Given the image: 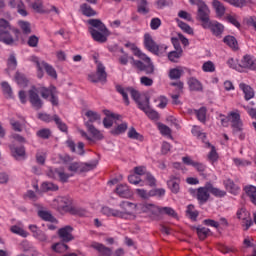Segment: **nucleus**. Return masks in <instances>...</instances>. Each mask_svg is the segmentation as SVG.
I'll return each mask as SVG.
<instances>
[{"instance_id":"nucleus-20","label":"nucleus","mask_w":256,"mask_h":256,"mask_svg":"<svg viewBox=\"0 0 256 256\" xmlns=\"http://www.w3.org/2000/svg\"><path fill=\"white\" fill-rule=\"evenodd\" d=\"M240 64L242 67V72L245 71V69H250L251 71L256 70V59L253 56H244Z\"/></svg>"},{"instance_id":"nucleus-12","label":"nucleus","mask_w":256,"mask_h":256,"mask_svg":"<svg viewBox=\"0 0 256 256\" xmlns=\"http://www.w3.org/2000/svg\"><path fill=\"white\" fill-rule=\"evenodd\" d=\"M131 211H141L142 213H147V215H159V206L154 204L144 203V204H135V208H132Z\"/></svg>"},{"instance_id":"nucleus-34","label":"nucleus","mask_w":256,"mask_h":256,"mask_svg":"<svg viewBox=\"0 0 256 256\" xmlns=\"http://www.w3.org/2000/svg\"><path fill=\"white\" fill-rule=\"evenodd\" d=\"M244 191L249 197L251 203H253V205H256V187L253 185H249L244 188Z\"/></svg>"},{"instance_id":"nucleus-1","label":"nucleus","mask_w":256,"mask_h":256,"mask_svg":"<svg viewBox=\"0 0 256 256\" xmlns=\"http://www.w3.org/2000/svg\"><path fill=\"white\" fill-rule=\"evenodd\" d=\"M95 167H97L96 160L89 163L74 162L71 163L68 167V171H70L69 174L65 173L61 169L50 168L47 172V175L48 177H50V179H60L62 183H67L69 177H73L75 173H85L87 171H93Z\"/></svg>"},{"instance_id":"nucleus-13","label":"nucleus","mask_w":256,"mask_h":256,"mask_svg":"<svg viewBox=\"0 0 256 256\" xmlns=\"http://www.w3.org/2000/svg\"><path fill=\"white\" fill-rule=\"evenodd\" d=\"M228 117L232 123V129L235 133L243 131V122L241 121V115L238 111L230 112Z\"/></svg>"},{"instance_id":"nucleus-22","label":"nucleus","mask_w":256,"mask_h":256,"mask_svg":"<svg viewBox=\"0 0 256 256\" xmlns=\"http://www.w3.org/2000/svg\"><path fill=\"white\" fill-rule=\"evenodd\" d=\"M104 115H106V117L103 120V125L106 129L113 127V119H117L118 121L121 119V115L115 114L110 110H104Z\"/></svg>"},{"instance_id":"nucleus-48","label":"nucleus","mask_w":256,"mask_h":256,"mask_svg":"<svg viewBox=\"0 0 256 256\" xmlns=\"http://www.w3.org/2000/svg\"><path fill=\"white\" fill-rule=\"evenodd\" d=\"M192 135L194 137H197V139H200L201 141H205L207 135L201 130V127L199 126H193L192 128Z\"/></svg>"},{"instance_id":"nucleus-31","label":"nucleus","mask_w":256,"mask_h":256,"mask_svg":"<svg viewBox=\"0 0 256 256\" xmlns=\"http://www.w3.org/2000/svg\"><path fill=\"white\" fill-rule=\"evenodd\" d=\"M10 7L12 8H18V13L22 15V17H27V11L24 8L23 1L21 0H12L10 1Z\"/></svg>"},{"instance_id":"nucleus-56","label":"nucleus","mask_w":256,"mask_h":256,"mask_svg":"<svg viewBox=\"0 0 256 256\" xmlns=\"http://www.w3.org/2000/svg\"><path fill=\"white\" fill-rule=\"evenodd\" d=\"M224 43L228 45V47H231V49H237V39L233 36H226L224 38Z\"/></svg>"},{"instance_id":"nucleus-40","label":"nucleus","mask_w":256,"mask_h":256,"mask_svg":"<svg viewBox=\"0 0 256 256\" xmlns=\"http://www.w3.org/2000/svg\"><path fill=\"white\" fill-rule=\"evenodd\" d=\"M212 5L216 11L218 17H223L225 15V6L219 0H213Z\"/></svg>"},{"instance_id":"nucleus-5","label":"nucleus","mask_w":256,"mask_h":256,"mask_svg":"<svg viewBox=\"0 0 256 256\" xmlns=\"http://www.w3.org/2000/svg\"><path fill=\"white\" fill-rule=\"evenodd\" d=\"M191 5H197L198 11H197V20L202 23L203 28L209 27V24L211 22L210 15L211 10H209V7L203 0H190Z\"/></svg>"},{"instance_id":"nucleus-28","label":"nucleus","mask_w":256,"mask_h":256,"mask_svg":"<svg viewBox=\"0 0 256 256\" xmlns=\"http://www.w3.org/2000/svg\"><path fill=\"white\" fill-rule=\"evenodd\" d=\"M10 150H11L13 157H15V159H17V160L27 158V153L25 152V147H23V146L17 147V146L11 145Z\"/></svg>"},{"instance_id":"nucleus-41","label":"nucleus","mask_w":256,"mask_h":256,"mask_svg":"<svg viewBox=\"0 0 256 256\" xmlns=\"http://www.w3.org/2000/svg\"><path fill=\"white\" fill-rule=\"evenodd\" d=\"M181 75H183V68L181 67L172 68L169 71V77L172 80L181 79Z\"/></svg>"},{"instance_id":"nucleus-61","label":"nucleus","mask_w":256,"mask_h":256,"mask_svg":"<svg viewBox=\"0 0 256 256\" xmlns=\"http://www.w3.org/2000/svg\"><path fill=\"white\" fill-rule=\"evenodd\" d=\"M43 191H57L59 189L58 185H55L53 182H44L42 183Z\"/></svg>"},{"instance_id":"nucleus-26","label":"nucleus","mask_w":256,"mask_h":256,"mask_svg":"<svg viewBox=\"0 0 256 256\" xmlns=\"http://www.w3.org/2000/svg\"><path fill=\"white\" fill-rule=\"evenodd\" d=\"M116 193L119 195V197H122L124 199H129L130 197H133V193L131 192V189L127 184H119L116 187Z\"/></svg>"},{"instance_id":"nucleus-39","label":"nucleus","mask_w":256,"mask_h":256,"mask_svg":"<svg viewBox=\"0 0 256 256\" xmlns=\"http://www.w3.org/2000/svg\"><path fill=\"white\" fill-rule=\"evenodd\" d=\"M38 215L43 221H49V223H57V219L51 215L48 211L40 210L38 211Z\"/></svg>"},{"instance_id":"nucleus-63","label":"nucleus","mask_w":256,"mask_h":256,"mask_svg":"<svg viewBox=\"0 0 256 256\" xmlns=\"http://www.w3.org/2000/svg\"><path fill=\"white\" fill-rule=\"evenodd\" d=\"M155 103L159 109H165L168 103L167 97L160 96L155 100Z\"/></svg>"},{"instance_id":"nucleus-49","label":"nucleus","mask_w":256,"mask_h":256,"mask_svg":"<svg viewBox=\"0 0 256 256\" xmlns=\"http://www.w3.org/2000/svg\"><path fill=\"white\" fill-rule=\"evenodd\" d=\"M176 23H178V27H180L184 33H187V35H193V28H191L187 23L179 20L178 18L176 19Z\"/></svg>"},{"instance_id":"nucleus-33","label":"nucleus","mask_w":256,"mask_h":256,"mask_svg":"<svg viewBox=\"0 0 256 256\" xmlns=\"http://www.w3.org/2000/svg\"><path fill=\"white\" fill-rule=\"evenodd\" d=\"M179 183H181V180L177 177H171L168 181V187L171 190L172 193H179Z\"/></svg>"},{"instance_id":"nucleus-25","label":"nucleus","mask_w":256,"mask_h":256,"mask_svg":"<svg viewBox=\"0 0 256 256\" xmlns=\"http://www.w3.org/2000/svg\"><path fill=\"white\" fill-rule=\"evenodd\" d=\"M209 26L204 29H210V31L215 35L216 37H219V35L223 34V31H225V26L223 24L217 22V21H210Z\"/></svg>"},{"instance_id":"nucleus-59","label":"nucleus","mask_w":256,"mask_h":256,"mask_svg":"<svg viewBox=\"0 0 256 256\" xmlns=\"http://www.w3.org/2000/svg\"><path fill=\"white\" fill-rule=\"evenodd\" d=\"M8 71H13L15 69H17V58H15V55H10V57L8 58Z\"/></svg>"},{"instance_id":"nucleus-3","label":"nucleus","mask_w":256,"mask_h":256,"mask_svg":"<svg viewBox=\"0 0 256 256\" xmlns=\"http://www.w3.org/2000/svg\"><path fill=\"white\" fill-rule=\"evenodd\" d=\"M91 27L89 28V33L91 34L92 39L97 41V43H106L107 37L111 35V32L101 20L90 19L88 21Z\"/></svg>"},{"instance_id":"nucleus-30","label":"nucleus","mask_w":256,"mask_h":256,"mask_svg":"<svg viewBox=\"0 0 256 256\" xmlns=\"http://www.w3.org/2000/svg\"><path fill=\"white\" fill-rule=\"evenodd\" d=\"M187 83L190 91H203V84L197 78L191 77Z\"/></svg>"},{"instance_id":"nucleus-50","label":"nucleus","mask_w":256,"mask_h":256,"mask_svg":"<svg viewBox=\"0 0 256 256\" xmlns=\"http://www.w3.org/2000/svg\"><path fill=\"white\" fill-rule=\"evenodd\" d=\"M139 109H141V111H143L144 113L148 110L151 109V106H149V98L148 97H144L141 98L138 102H136Z\"/></svg>"},{"instance_id":"nucleus-21","label":"nucleus","mask_w":256,"mask_h":256,"mask_svg":"<svg viewBox=\"0 0 256 256\" xmlns=\"http://www.w3.org/2000/svg\"><path fill=\"white\" fill-rule=\"evenodd\" d=\"M90 247L97 251L100 256H112L113 250L111 248L106 247L105 245L98 243V242H92Z\"/></svg>"},{"instance_id":"nucleus-8","label":"nucleus","mask_w":256,"mask_h":256,"mask_svg":"<svg viewBox=\"0 0 256 256\" xmlns=\"http://www.w3.org/2000/svg\"><path fill=\"white\" fill-rule=\"evenodd\" d=\"M30 61L35 63L38 70V77L41 79L43 77V69H45L46 73L52 77L53 79H57V71L53 66L49 65L47 62L43 60H39L36 56H31Z\"/></svg>"},{"instance_id":"nucleus-51","label":"nucleus","mask_w":256,"mask_h":256,"mask_svg":"<svg viewBox=\"0 0 256 256\" xmlns=\"http://www.w3.org/2000/svg\"><path fill=\"white\" fill-rule=\"evenodd\" d=\"M182 53H183V50H181V48L177 49V51H172L168 53L169 61H172V63H177Z\"/></svg>"},{"instance_id":"nucleus-14","label":"nucleus","mask_w":256,"mask_h":256,"mask_svg":"<svg viewBox=\"0 0 256 256\" xmlns=\"http://www.w3.org/2000/svg\"><path fill=\"white\" fill-rule=\"evenodd\" d=\"M142 61H144L146 64H144L141 61L133 60V63L135 65V67H137V69H139L140 71H145V73H147L148 75L155 71L153 62H151V58L148 57V60L142 59Z\"/></svg>"},{"instance_id":"nucleus-64","label":"nucleus","mask_w":256,"mask_h":256,"mask_svg":"<svg viewBox=\"0 0 256 256\" xmlns=\"http://www.w3.org/2000/svg\"><path fill=\"white\" fill-rule=\"evenodd\" d=\"M157 128L159 129L161 135H171V128L163 123H158Z\"/></svg>"},{"instance_id":"nucleus-37","label":"nucleus","mask_w":256,"mask_h":256,"mask_svg":"<svg viewBox=\"0 0 256 256\" xmlns=\"http://www.w3.org/2000/svg\"><path fill=\"white\" fill-rule=\"evenodd\" d=\"M186 215L192 221H197V217H199V211H197V209H195V206L190 204L187 206Z\"/></svg>"},{"instance_id":"nucleus-42","label":"nucleus","mask_w":256,"mask_h":256,"mask_svg":"<svg viewBox=\"0 0 256 256\" xmlns=\"http://www.w3.org/2000/svg\"><path fill=\"white\" fill-rule=\"evenodd\" d=\"M80 10L86 17H93L97 15V12H95V10H93V8H91L88 4H82L80 6Z\"/></svg>"},{"instance_id":"nucleus-16","label":"nucleus","mask_w":256,"mask_h":256,"mask_svg":"<svg viewBox=\"0 0 256 256\" xmlns=\"http://www.w3.org/2000/svg\"><path fill=\"white\" fill-rule=\"evenodd\" d=\"M32 8L37 13H55L56 15L59 14V10L55 6H50L49 8L43 9V0H35L32 4Z\"/></svg>"},{"instance_id":"nucleus-47","label":"nucleus","mask_w":256,"mask_h":256,"mask_svg":"<svg viewBox=\"0 0 256 256\" xmlns=\"http://www.w3.org/2000/svg\"><path fill=\"white\" fill-rule=\"evenodd\" d=\"M15 81L19 85V87H27V84L29 83V80H27L25 75L19 72H17L15 75Z\"/></svg>"},{"instance_id":"nucleus-60","label":"nucleus","mask_w":256,"mask_h":256,"mask_svg":"<svg viewBox=\"0 0 256 256\" xmlns=\"http://www.w3.org/2000/svg\"><path fill=\"white\" fill-rule=\"evenodd\" d=\"M1 87H2L3 93H4V95H6V97H13V90L11 89V86L9 85V83L2 82Z\"/></svg>"},{"instance_id":"nucleus-38","label":"nucleus","mask_w":256,"mask_h":256,"mask_svg":"<svg viewBox=\"0 0 256 256\" xmlns=\"http://www.w3.org/2000/svg\"><path fill=\"white\" fill-rule=\"evenodd\" d=\"M128 181L132 185H139L140 187L145 186V180L141 179V177L137 174H131L130 176H128Z\"/></svg>"},{"instance_id":"nucleus-9","label":"nucleus","mask_w":256,"mask_h":256,"mask_svg":"<svg viewBox=\"0 0 256 256\" xmlns=\"http://www.w3.org/2000/svg\"><path fill=\"white\" fill-rule=\"evenodd\" d=\"M88 80L91 83H105L107 81V71L105 70V65L100 61H96V73L91 72L88 74Z\"/></svg>"},{"instance_id":"nucleus-54","label":"nucleus","mask_w":256,"mask_h":256,"mask_svg":"<svg viewBox=\"0 0 256 256\" xmlns=\"http://www.w3.org/2000/svg\"><path fill=\"white\" fill-rule=\"evenodd\" d=\"M204 73H215V64L212 61H206L202 65Z\"/></svg>"},{"instance_id":"nucleus-10","label":"nucleus","mask_w":256,"mask_h":256,"mask_svg":"<svg viewBox=\"0 0 256 256\" xmlns=\"http://www.w3.org/2000/svg\"><path fill=\"white\" fill-rule=\"evenodd\" d=\"M118 93L122 95L124 102L126 105H129V95H131L132 99L135 100L136 103H139L141 96L139 92L131 87H123V86H117L116 87Z\"/></svg>"},{"instance_id":"nucleus-19","label":"nucleus","mask_w":256,"mask_h":256,"mask_svg":"<svg viewBox=\"0 0 256 256\" xmlns=\"http://www.w3.org/2000/svg\"><path fill=\"white\" fill-rule=\"evenodd\" d=\"M73 227L65 226L58 230V235L64 243H69V241H73Z\"/></svg>"},{"instance_id":"nucleus-24","label":"nucleus","mask_w":256,"mask_h":256,"mask_svg":"<svg viewBox=\"0 0 256 256\" xmlns=\"http://www.w3.org/2000/svg\"><path fill=\"white\" fill-rule=\"evenodd\" d=\"M67 147L72 151V153H77V155H84L85 153V144L83 142H79L77 147H75V142L73 140L68 139L66 141Z\"/></svg>"},{"instance_id":"nucleus-4","label":"nucleus","mask_w":256,"mask_h":256,"mask_svg":"<svg viewBox=\"0 0 256 256\" xmlns=\"http://www.w3.org/2000/svg\"><path fill=\"white\" fill-rule=\"evenodd\" d=\"M121 209L123 211L111 209L107 206L102 208L103 215H106L107 217H120L121 219H127L128 215H131V210L135 209V204L131 203L129 201H123L120 204Z\"/></svg>"},{"instance_id":"nucleus-46","label":"nucleus","mask_w":256,"mask_h":256,"mask_svg":"<svg viewBox=\"0 0 256 256\" xmlns=\"http://www.w3.org/2000/svg\"><path fill=\"white\" fill-rule=\"evenodd\" d=\"M138 13H141L142 15H147V13H149L147 0H138Z\"/></svg>"},{"instance_id":"nucleus-15","label":"nucleus","mask_w":256,"mask_h":256,"mask_svg":"<svg viewBox=\"0 0 256 256\" xmlns=\"http://www.w3.org/2000/svg\"><path fill=\"white\" fill-rule=\"evenodd\" d=\"M144 47L150 53H159V45H157V42H155L153 36L149 33L144 34Z\"/></svg>"},{"instance_id":"nucleus-11","label":"nucleus","mask_w":256,"mask_h":256,"mask_svg":"<svg viewBox=\"0 0 256 256\" xmlns=\"http://www.w3.org/2000/svg\"><path fill=\"white\" fill-rule=\"evenodd\" d=\"M236 217L241 221L244 231H249V228L253 225V219H251V213L245 208H239L236 212Z\"/></svg>"},{"instance_id":"nucleus-58","label":"nucleus","mask_w":256,"mask_h":256,"mask_svg":"<svg viewBox=\"0 0 256 256\" xmlns=\"http://www.w3.org/2000/svg\"><path fill=\"white\" fill-rule=\"evenodd\" d=\"M135 191H136V195L141 199H150L151 197V190L147 191L145 189L138 188Z\"/></svg>"},{"instance_id":"nucleus-44","label":"nucleus","mask_w":256,"mask_h":256,"mask_svg":"<svg viewBox=\"0 0 256 256\" xmlns=\"http://www.w3.org/2000/svg\"><path fill=\"white\" fill-rule=\"evenodd\" d=\"M195 115L200 123H205L207 120V108L202 107L199 110H195Z\"/></svg>"},{"instance_id":"nucleus-55","label":"nucleus","mask_w":256,"mask_h":256,"mask_svg":"<svg viewBox=\"0 0 256 256\" xmlns=\"http://www.w3.org/2000/svg\"><path fill=\"white\" fill-rule=\"evenodd\" d=\"M128 137H129V139H135L136 141L143 140V136L141 134H139L137 132V130H135V128H133V127L128 130Z\"/></svg>"},{"instance_id":"nucleus-27","label":"nucleus","mask_w":256,"mask_h":256,"mask_svg":"<svg viewBox=\"0 0 256 256\" xmlns=\"http://www.w3.org/2000/svg\"><path fill=\"white\" fill-rule=\"evenodd\" d=\"M125 47L127 49H130V51H132V53L136 56L139 57V59H146L147 61H149V56L146 55L145 53L141 52V50L139 49V47H137L136 44L131 43V42H127L125 44Z\"/></svg>"},{"instance_id":"nucleus-45","label":"nucleus","mask_w":256,"mask_h":256,"mask_svg":"<svg viewBox=\"0 0 256 256\" xmlns=\"http://www.w3.org/2000/svg\"><path fill=\"white\" fill-rule=\"evenodd\" d=\"M127 122H122L115 128L111 130L112 135H121L122 133H125L127 131Z\"/></svg>"},{"instance_id":"nucleus-29","label":"nucleus","mask_w":256,"mask_h":256,"mask_svg":"<svg viewBox=\"0 0 256 256\" xmlns=\"http://www.w3.org/2000/svg\"><path fill=\"white\" fill-rule=\"evenodd\" d=\"M239 87L241 91H243L246 101H249L255 97V91H253V88H251V86L245 83H240Z\"/></svg>"},{"instance_id":"nucleus-62","label":"nucleus","mask_w":256,"mask_h":256,"mask_svg":"<svg viewBox=\"0 0 256 256\" xmlns=\"http://www.w3.org/2000/svg\"><path fill=\"white\" fill-rule=\"evenodd\" d=\"M230 5H233L234 7H246V5H249L250 0H228Z\"/></svg>"},{"instance_id":"nucleus-53","label":"nucleus","mask_w":256,"mask_h":256,"mask_svg":"<svg viewBox=\"0 0 256 256\" xmlns=\"http://www.w3.org/2000/svg\"><path fill=\"white\" fill-rule=\"evenodd\" d=\"M67 249H69V246L61 242L52 245V250L55 251V253H65Z\"/></svg>"},{"instance_id":"nucleus-32","label":"nucleus","mask_w":256,"mask_h":256,"mask_svg":"<svg viewBox=\"0 0 256 256\" xmlns=\"http://www.w3.org/2000/svg\"><path fill=\"white\" fill-rule=\"evenodd\" d=\"M10 231L15 235H19L20 237H27L29 235V233H27V231L23 229L22 223H18L17 225L11 226Z\"/></svg>"},{"instance_id":"nucleus-2","label":"nucleus","mask_w":256,"mask_h":256,"mask_svg":"<svg viewBox=\"0 0 256 256\" xmlns=\"http://www.w3.org/2000/svg\"><path fill=\"white\" fill-rule=\"evenodd\" d=\"M39 93L43 97V99H49L50 103H52L53 106L59 105V98L57 97V88L54 86L47 87H40L37 88L35 86H32L31 89L28 91V99L34 107V109H41L43 107V100H41V97H39Z\"/></svg>"},{"instance_id":"nucleus-57","label":"nucleus","mask_w":256,"mask_h":256,"mask_svg":"<svg viewBox=\"0 0 256 256\" xmlns=\"http://www.w3.org/2000/svg\"><path fill=\"white\" fill-rule=\"evenodd\" d=\"M196 232L199 239H201L202 241L209 235V229L201 226L196 228Z\"/></svg>"},{"instance_id":"nucleus-18","label":"nucleus","mask_w":256,"mask_h":256,"mask_svg":"<svg viewBox=\"0 0 256 256\" xmlns=\"http://www.w3.org/2000/svg\"><path fill=\"white\" fill-rule=\"evenodd\" d=\"M53 207L57 209L60 213H65L69 211V199L65 197H58L54 200Z\"/></svg>"},{"instance_id":"nucleus-35","label":"nucleus","mask_w":256,"mask_h":256,"mask_svg":"<svg viewBox=\"0 0 256 256\" xmlns=\"http://www.w3.org/2000/svg\"><path fill=\"white\" fill-rule=\"evenodd\" d=\"M224 185L227 191H229V193H231L232 195H237V193H239V186H237V184H235L233 180H226L224 182Z\"/></svg>"},{"instance_id":"nucleus-23","label":"nucleus","mask_w":256,"mask_h":256,"mask_svg":"<svg viewBox=\"0 0 256 256\" xmlns=\"http://www.w3.org/2000/svg\"><path fill=\"white\" fill-rule=\"evenodd\" d=\"M84 121L85 123L93 125L96 121H101V114L95 110H86L84 112Z\"/></svg>"},{"instance_id":"nucleus-7","label":"nucleus","mask_w":256,"mask_h":256,"mask_svg":"<svg viewBox=\"0 0 256 256\" xmlns=\"http://www.w3.org/2000/svg\"><path fill=\"white\" fill-rule=\"evenodd\" d=\"M85 127L87 128L89 134L82 129H78V133L81 135V137L86 139V141H89V143H95V141H101V139H103V133L95 128L93 124L87 122L85 123Z\"/></svg>"},{"instance_id":"nucleus-6","label":"nucleus","mask_w":256,"mask_h":256,"mask_svg":"<svg viewBox=\"0 0 256 256\" xmlns=\"http://www.w3.org/2000/svg\"><path fill=\"white\" fill-rule=\"evenodd\" d=\"M11 31L16 34L17 38H19V30L11 28V25L7 20L3 18L0 19V41H2V43H5L6 45L13 44V37L9 34Z\"/></svg>"},{"instance_id":"nucleus-43","label":"nucleus","mask_w":256,"mask_h":256,"mask_svg":"<svg viewBox=\"0 0 256 256\" xmlns=\"http://www.w3.org/2000/svg\"><path fill=\"white\" fill-rule=\"evenodd\" d=\"M209 191L214 197H225L227 195V192L225 190H221L219 188L213 187V184L208 183Z\"/></svg>"},{"instance_id":"nucleus-36","label":"nucleus","mask_w":256,"mask_h":256,"mask_svg":"<svg viewBox=\"0 0 256 256\" xmlns=\"http://www.w3.org/2000/svg\"><path fill=\"white\" fill-rule=\"evenodd\" d=\"M228 67L230 69H234L235 71H238L239 73H243V66H241V62L239 63V60L230 58L227 61Z\"/></svg>"},{"instance_id":"nucleus-52","label":"nucleus","mask_w":256,"mask_h":256,"mask_svg":"<svg viewBox=\"0 0 256 256\" xmlns=\"http://www.w3.org/2000/svg\"><path fill=\"white\" fill-rule=\"evenodd\" d=\"M39 139H49L51 137V130L49 128H42L36 132Z\"/></svg>"},{"instance_id":"nucleus-17","label":"nucleus","mask_w":256,"mask_h":256,"mask_svg":"<svg viewBox=\"0 0 256 256\" xmlns=\"http://www.w3.org/2000/svg\"><path fill=\"white\" fill-rule=\"evenodd\" d=\"M194 193L196 194V197L200 203H206V201H209V183L204 187H200L197 190H194Z\"/></svg>"}]
</instances>
